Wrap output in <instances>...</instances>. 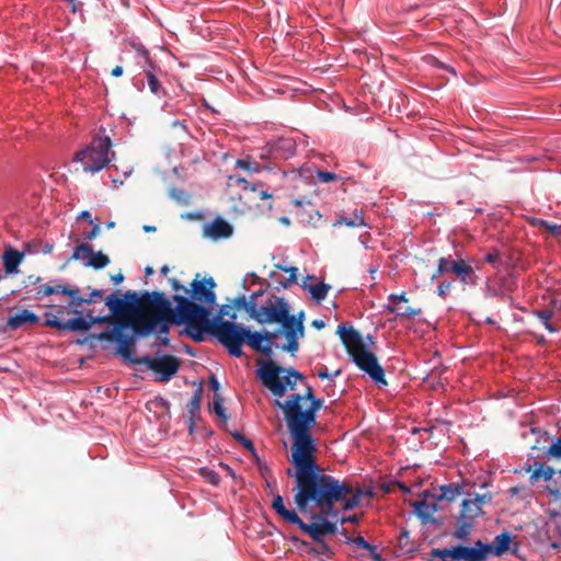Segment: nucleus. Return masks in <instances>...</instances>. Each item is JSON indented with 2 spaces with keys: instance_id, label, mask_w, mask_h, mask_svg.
I'll use <instances>...</instances> for the list:
<instances>
[{
  "instance_id": "obj_1",
  "label": "nucleus",
  "mask_w": 561,
  "mask_h": 561,
  "mask_svg": "<svg viewBox=\"0 0 561 561\" xmlns=\"http://www.w3.org/2000/svg\"><path fill=\"white\" fill-rule=\"evenodd\" d=\"M323 404V400L314 396L309 385H306L304 393H293L284 402L276 401L293 437L290 462L295 470L288 468L286 473L295 478L294 502L302 514L309 512L310 504L329 514L335 503L342 502L353 492L351 482L324 473L317 462V447L311 430L317 424V413Z\"/></svg>"
},
{
  "instance_id": "obj_2",
  "label": "nucleus",
  "mask_w": 561,
  "mask_h": 561,
  "mask_svg": "<svg viewBox=\"0 0 561 561\" xmlns=\"http://www.w3.org/2000/svg\"><path fill=\"white\" fill-rule=\"evenodd\" d=\"M153 296L152 293H144L141 297L136 291L127 290L121 298V290H116L112 297L105 299V305L115 316V322L128 323V328L136 335L149 336L151 334L152 324L159 320L158 318L144 319L145 311L148 309L147 301Z\"/></svg>"
},
{
  "instance_id": "obj_3",
  "label": "nucleus",
  "mask_w": 561,
  "mask_h": 561,
  "mask_svg": "<svg viewBox=\"0 0 561 561\" xmlns=\"http://www.w3.org/2000/svg\"><path fill=\"white\" fill-rule=\"evenodd\" d=\"M336 333L356 366L366 373L377 386H387L383 368L379 365L377 356L366 347L358 331L353 327L342 324L337 327Z\"/></svg>"
},
{
  "instance_id": "obj_4",
  "label": "nucleus",
  "mask_w": 561,
  "mask_h": 561,
  "mask_svg": "<svg viewBox=\"0 0 561 561\" xmlns=\"http://www.w3.org/2000/svg\"><path fill=\"white\" fill-rule=\"evenodd\" d=\"M173 299L176 302V319L173 320V323L178 325L185 323V333L193 341L203 342L205 334L210 333L213 328L209 309L183 296L175 295Z\"/></svg>"
},
{
  "instance_id": "obj_5",
  "label": "nucleus",
  "mask_w": 561,
  "mask_h": 561,
  "mask_svg": "<svg viewBox=\"0 0 561 561\" xmlns=\"http://www.w3.org/2000/svg\"><path fill=\"white\" fill-rule=\"evenodd\" d=\"M257 377L275 397H283L287 388L294 390L298 381H305V376L295 368H284L273 360L265 362L257 370Z\"/></svg>"
},
{
  "instance_id": "obj_6",
  "label": "nucleus",
  "mask_w": 561,
  "mask_h": 561,
  "mask_svg": "<svg viewBox=\"0 0 561 561\" xmlns=\"http://www.w3.org/2000/svg\"><path fill=\"white\" fill-rule=\"evenodd\" d=\"M111 147L108 136H98L89 147L76 153V161L82 164L84 172H99L115 157V152L110 151Z\"/></svg>"
},
{
  "instance_id": "obj_7",
  "label": "nucleus",
  "mask_w": 561,
  "mask_h": 561,
  "mask_svg": "<svg viewBox=\"0 0 561 561\" xmlns=\"http://www.w3.org/2000/svg\"><path fill=\"white\" fill-rule=\"evenodd\" d=\"M247 333V328L236 322L220 319V317H215L209 334L215 336L228 350L230 355L241 357L243 355L242 344Z\"/></svg>"
},
{
  "instance_id": "obj_8",
  "label": "nucleus",
  "mask_w": 561,
  "mask_h": 561,
  "mask_svg": "<svg viewBox=\"0 0 561 561\" xmlns=\"http://www.w3.org/2000/svg\"><path fill=\"white\" fill-rule=\"evenodd\" d=\"M148 309H146L145 318H158L153 324L151 333L157 331L158 335L168 336L170 331V323L173 322L175 318V311L171 308L170 301L165 298L164 294L161 291H153V296L150 301H147Z\"/></svg>"
},
{
  "instance_id": "obj_9",
  "label": "nucleus",
  "mask_w": 561,
  "mask_h": 561,
  "mask_svg": "<svg viewBox=\"0 0 561 561\" xmlns=\"http://www.w3.org/2000/svg\"><path fill=\"white\" fill-rule=\"evenodd\" d=\"M112 318L108 316L103 317H94L93 312L89 310L85 313V318L78 317L70 319L68 321H61L57 314L51 312L45 313L44 325L48 328H54L59 331H72V332H87L91 329L93 324H105L111 323Z\"/></svg>"
},
{
  "instance_id": "obj_10",
  "label": "nucleus",
  "mask_w": 561,
  "mask_h": 561,
  "mask_svg": "<svg viewBox=\"0 0 561 561\" xmlns=\"http://www.w3.org/2000/svg\"><path fill=\"white\" fill-rule=\"evenodd\" d=\"M134 365H145L151 371L158 374V381L167 382L175 376L181 367V359L174 355L163 354L160 357L141 356L133 359Z\"/></svg>"
},
{
  "instance_id": "obj_11",
  "label": "nucleus",
  "mask_w": 561,
  "mask_h": 561,
  "mask_svg": "<svg viewBox=\"0 0 561 561\" xmlns=\"http://www.w3.org/2000/svg\"><path fill=\"white\" fill-rule=\"evenodd\" d=\"M287 312H289V305L283 297H273L263 307L255 305L254 319L260 324L278 323L282 325L284 333V322L286 321Z\"/></svg>"
},
{
  "instance_id": "obj_12",
  "label": "nucleus",
  "mask_w": 561,
  "mask_h": 561,
  "mask_svg": "<svg viewBox=\"0 0 561 561\" xmlns=\"http://www.w3.org/2000/svg\"><path fill=\"white\" fill-rule=\"evenodd\" d=\"M305 311H299L297 314L287 312L286 321L284 322V336L287 343L282 346V350L295 355L299 348V339L305 335Z\"/></svg>"
},
{
  "instance_id": "obj_13",
  "label": "nucleus",
  "mask_w": 561,
  "mask_h": 561,
  "mask_svg": "<svg viewBox=\"0 0 561 561\" xmlns=\"http://www.w3.org/2000/svg\"><path fill=\"white\" fill-rule=\"evenodd\" d=\"M324 513L312 514L310 524L305 523L300 517L295 524L301 531L310 536L313 541L324 540V536L333 535L337 531V527L334 523L330 522L323 516Z\"/></svg>"
},
{
  "instance_id": "obj_14",
  "label": "nucleus",
  "mask_w": 561,
  "mask_h": 561,
  "mask_svg": "<svg viewBox=\"0 0 561 561\" xmlns=\"http://www.w3.org/2000/svg\"><path fill=\"white\" fill-rule=\"evenodd\" d=\"M69 261H84V266L94 270H102L111 263L107 254L102 251L94 252L92 245L87 242H81L73 248Z\"/></svg>"
},
{
  "instance_id": "obj_15",
  "label": "nucleus",
  "mask_w": 561,
  "mask_h": 561,
  "mask_svg": "<svg viewBox=\"0 0 561 561\" xmlns=\"http://www.w3.org/2000/svg\"><path fill=\"white\" fill-rule=\"evenodd\" d=\"M198 276L199 274H196V277L191 284L193 299L208 306H214L217 299L216 293L214 291L216 287L214 278L205 277L199 280Z\"/></svg>"
},
{
  "instance_id": "obj_16",
  "label": "nucleus",
  "mask_w": 561,
  "mask_h": 561,
  "mask_svg": "<svg viewBox=\"0 0 561 561\" xmlns=\"http://www.w3.org/2000/svg\"><path fill=\"white\" fill-rule=\"evenodd\" d=\"M491 550L492 546L481 540H477L472 547L455 546V561H486Z\"/></svg>"
},
{
  "instance_id": "obj_17",
  "label": "nucleus",
  "mask_w": 561,
  "mask_h": 561,
  "mask_svg": "<svg viewBox=\"0 0 561 561\" xmlns=\"http://www.w3.org/2000/svg\"><path fill=\"white\" fill-rule=\"evenodd\" d=\"M232 233L233 227L221 217H216L213 221L204 225L203 227L204 237H207L213 241L228 239Z\"/></svg>"
},
{
  "instance_id": "obj_18",
  "label": "nucleus",
  "mask_w": 561,
  "mask_h": 561,
  "mask_svg": "<svg viewBox=\"0 0 561 561\" xmlns=\"http://www.w3.org/2000/svg\"><path fill=\"white\" fill-rule=\"evenodd\" d=\"M24 256L25 253L23 251H19L11 245L5 247L2 254L4 274L11 275L18 273Z\"/></svg>"
},
{
  "instance_id": "obj_19",
  "label": "nucleus",
  "mask_w": 561,
  "mask_h": 561,
  "mask_svg": "<svg viewBox=\"0 0 561 561\" xmlns=\"http://www.w3.org/2000/svg\"><path fill=\"white\" fill-rule=\"evenodd\" d=\"M485 501L486 495L479 494H476L473 500H463L459 516L474 522L477 517L483 514L482 506Z\"/></svg>"
},
{
  "instance_id": "obj_20",
  "label": "nucleus",
  "mask_w": 561,
  "mask_h": 561,
  "mask_svg": "<svg viewBox=\"0 0 561 561\" xmlns=\"http://www.w3.org/2000/svg\"><path fill=\"white\" fill-rule=\"evenodd\" d=\"M140 335H136L134 332L133 334H125L124 330H119V336H117L116 343H117V350L116 353L121 355L125 360L130 362L134 364L133 359H137V356H133V350L136 344V337Z\"/></svg>"
},
{
  "instance_id": "obj_21",
  "label": "nucleus",
  "mask_w": 561,
  "mask_h": 561,
  "mask_svg": "<svg viewBox=\"0 0 561 561\" xmlns=\"http://www.w3.org/2000/svg\"><path fill=\"white\" fill-rule=\"evenodd\" d=\"M414 514L421 520L422 524H428L434 520L433 514L437 511V504L435 502H427L426 500H420L412 504Z\"/></svg>"
},
{
  "instance_id": "obj_22",
  "label": "nucleus",
  "mask_w": 561,
  "mask_h": 561,
  "mask_svg": "<svg viewBox=\"0 0 561 561\" xmlns=\"http://www.w3.org/2000/svg\"><path fill=\"white\" fill-rule=\"evenodd\" d=\"M453 274H455L463 285H473L477 277L472 266L463 260H457V262L453 264Z\"/></svg>"
},
{
  "instance_id": "obj_23",
  "label": "nucleus",
  "mask_w": 561,
  "mask_h": 561,
  "mask_svg": "<svg viewBox=\"0 0 561 561\" xmlns=\"http://www.w3.org/2000/svg\"><path fill=\"white\" fill-rule=\"evenodd\" d=\"M244 342L255 352L263 354L264 356H271L273 350L270 343H264L261 332H252L248 329L247 336L244 337Z\"/></svg>"
},
{
  "instance_id": "obj_24",
  "label": "nucleus",
  "mask_w": 561,
  "mask_h": 561,
  "mask_svg": "<svg viewBox=\"0 0 561 561\" xmlns=\"http://www.w3.org/2000/svg\"><path fill=\"white\" fill-rule=\"evenodd\" d=\"M39 317L32 311L22 310L8 319V327L12 330H16L27 323H38Z\"/></svg>"
},
{
  "instance_id": "obj_25",
  "label": "nucleus",
  "mask_w": 561,
  "mask_h": 561,
  "mask_svg": "<svg viewBox=\"0 0 561 561\" xmlns=\"http://www.w3.org/2000/svg\"><path fill=\"white\" fill-rule=\"evenodd\" d=\"M272 507L287 523L295 525L299 520V515L295 510H287L284 505L283 497L276 494L272 502Z\"/></svg>"
},
{
  "instance_id": "obj_26",
  "label": "nucleus",
  "mask_w": 561,
  "mask_h": 561,
  "mask_svg": "<svg viewBox=\"0 0 561 561\" xmlns=\"http://www.w3.org/2000/svg\"><path fill=\"white\" fill-rule=\"evenodd\" d=\"M525 471L530 473V481L534 483L539 479H543L545 481H550L554 476V469L547 466L546 463H539L535 461V469L531 466L525 468Z\"/></svg>"
},
{
  "instance_id": "obj_27",
  "label": "nucleus",
  "mask_w": 561,
  "mask_h": 561,
  "mask_svg": "<svg viewBox=\"0 0 561 561\" xmlns=\"http://www.w3.org/2000/svg\"><path fill=\"white\" fill-rule=\"evenodd\" d=\"M341 225H345L351 228L367 226V224L365 222V219H364L363 211L357 210V209L353 213L352 217L348 218V217L341 216L333 222V227H337Z\"/></svg>"
},
{
  "instance_id": "obj_28",
  "label": "nucleus",
  "mask_w": 561,
  "mask_h": 561,
  "mask_svg": "<svg viewBox=\"0 0 561 561\" xmlns=\"http://www.w3.org/2000/svg\"><path fill=\"white\" fill-rule=\"evenodd\" d=\"M302 287L305 290H308L311 294V297L317 301H322L330 289V285L325 283H318V284H307L304 282Z\"/></svg>"
},
{
  "instance_id": "obj_29",
  "label": "nucleus",
  "mask_w": 561,
  "mask_h": 561,
  "mask_svg": "<svg viewBox=\"0 0 561 561\" xmlns=\"http://www.w3.org/2000/svg\"><path fill=\"white\" fill-rule=\"evenodd\" d=\"M473 527L474 522L470 519H465L463 517L459 516L457 520V527L454 531V537L463 541L468 540Z\"/></svg>"
},
{
  "instance_id": "obj_30",
  "label": "nucleus",
  "mask_w": 561,
  "mask_h": 561,
  "mask_svg": "<svg viewBox=\"0 0 561 561\" xmlns=\"http://www.w3.org/2000/svg\"><path fill=\"white\" fill-rule=\"evenodd\" d=\"M80 290L77 287H70L62 288L61 294L69 296L71 298L69 306L73 309V312L77 314H81L82 311H80L78 308L81 307L83 304H85V298H82L79 295Z\"/></svg>"
},
{
  "instance_id": "obj_31",
  "label": "nucleus",
  "mask_w": 561,
  "mask_h": 561,
  "mask_svg": "<svg viewBox=\"0 0 561 561\" xmlns=\"http://www.w3.org/2000/svg\"><path fill=\"white\" fill-rule=\"evenodd\" d=\"M511 540H512L511 535L506 531L495 536L494 545H491L492 546L491 552H493V554L497 556V557L502 556L510 549Z\"/></svg>"
},
{
  "instance_id": "obj_32",
  "label": "nucleus",
  "mask_w": 561,
  "mask_h": 561,
  "mask_svg": "<svg viewBox=\"0 0 561 561\" xmlns=\"http://www.w3.org/2000/svg\"><path fill=\"white\" fill-rule=\"evenodd\" d=\"M533 314L545 325L550 333H556L559 328L551 321L553 311L550 309L534 310Z\"/></svg>"
},
{
  "instance_id": "obj_33",
  "label": "nucleus",
  "mask_w": 561,
  "mask_h": 561,
  "mask_svg": "<svg viewBox=\"0 0 561 561\" xmlns=\"http://www.w3.org/2000/svg\"><path fill=\"white\" fill-rule=\"evenodd\" d=\"M202 397H203V386L199 385L187 404V412L190 415L191 426L193 425V420H194L195 415L199 412Z\"/></svg>"
},
{
  "instance_id": "obj_34",
  "label": "nucleus",
  "mask_w": 561,
  "mask_h": 561,
  "mask_svg": "<svg viewBox=\"0 0 561 561\" xmlns=\"http://www.w3.org/2000/svg\"><path fill=\"white\" fill-rule=\"evenodd\" d=\"M128 329V323L125 322H115V325L112 330H105L96 335L99 341H107V342H116L117 336H119V330Z\"/></svg>"
},
{
  "instance_id": "obj_35",
  "label": "nucleus",
  "mask_w": 561,
  "mask_h": 561,
  "mask_svg": "<svg viewBox=\"0 0 561 561\" xmlns=\"http://www.w3.org/2000/svg\"><path fill=\"white\" fill-rule=\"evenodd\" d=\"M460 485L459 484H446L442 485L439 489V494L436 496L438 501L446 500L448 502H453L460 494Z\"/></svg>"
},
{
  "instance_id": "obj_36",
  "label": "nucleus",
  "mask_w": 561,
  "mask_h": 561,
  "mask_svg": "<svg viewBox=\"0 0 561 561\" xmlns=\"http://www.w3.org/2000/svg\"><path fill=\"white\" fill-rule=\"evenodd\" d=\"M364 494H367L370 496L371 492L370 491L364 492V490H362V489H357V490L353 489L351 496L350 497L345 496V500L342 501V502H344V510H352V508L356 507L357 505H359L360 500ZM347 495H350V493Z\"/></svg>"
},
{
  "instance_id": "obj_37",
  "label": "nucleus",
  "mask_w": 561,
  "mask_h": 561,
  "mask_svg": "<svg viewBox=\"0 0 561 561\" xmlns=\"http://www.w3.org/2000/svg\"><path fill=\"white\" fill-rule=\"evenodd\" d=\"M275 267L277 270H280V271L289 274L288 278L279 280V286L282 288H287L291 284L297 283V272H298L297 267H295V266L287 267V266H284V265H280V264H276Z\"/></svg>"
},
{
  "instance_id": "obj_38",
  "label": "nucleus",
  "mask_w": 561,
  "mask_h": 561,
  "mask_svg": "<svg viewBox=\"0 0 561 561\" xmlns=\"http://www.w3.org/2000/svg\"><path fill=\"white\" fill-rule=\"evenodd\" d=\"M256 302L249 301V299L244 295H240L234 298L233 306L237 309H243L245 310L249 316L252 318V314L254 313Z\"/></svg>"
},
{
  "instance_id": "obj_39",
  "label": "nucleus",
  "mask_w": 561,
  "mask_h": 561,
  "mask_svg": "<svg viewBox=\"0 0 561 561\" xmlns=\"http://www.w3.org/2000/svg\"><path fill=\"white\" fill-rule=\"evenodd\" d=\"M69 285L65 284H57V285H43L41 286L37 291L36 296L37 298H41L43 296H51L54 294H61L62 288H68Z\"/></svg>"
},
{
  "instance_id": "obj_40",
  "label": "nucleus",
  "mask_w": 561,
  "mask_h": 561,
  "mask_svg": "<svg viewBox=\"0 0 561 561\" xmlns=\"http://www.w3.org/2000/svg\"><path fill=\"white\" fill-rule=\"evenodd\" d=\"M215 414L220 417L224 422L229 420V415L227 414L224 408V399L220 394H214V403H213Z\"/></svg>"
},
{
  "instance_id": "obj_41",
  "label": "nucleus",
  "mask_w": 561,
  "mask_h": 561,
  "mask_svg": "<svg viewBox=\"0 0 561 561\" xmlns=\"http://www.w3.org/2000/svg\"><path fill=\"white\" fill-rule=\"evenodd\" d=\"M431 554L433 558H438L442 561H455L454 547L453 548H435L432 549Z\"/></svg>"
},
{
  "instance_id": "obj_42",
  "label": "nucleus",
  "mask_w": 561,
  "mask_h": 561,
  "mask_svg": "<svg viewBox=\"0 0 561 561\" xmlns=\"http://www.w3.org/2000/svg\"><path fill=\"white\" fill-rule=\"evenodd\" d=\"M236 165L242 170L249 171V172H259L261 170V165L259 162L253 161L249 158L247 159H238L236 161Z\"/></svg>"
},
{
  "instance_id": "obj_43",
  "label": "nucleus",
  "mask_w": 561,
  "mask_h": 561,
  "mask_svg": "<svg viewBox=\"0 0 561 561\" xmlns=\"http://www.w3.org/2000/svg\"><path fill=\"white\" fill-rule=\"evenodd\" d=\"M387 310L391 313L396 312L399 317L405 318V319L419 316L421 313V309H414L412 307H407L403 310H400L396 307H388Z\"/></svg>"
},
{
  "instance_id": "obj_44",
  "label": "nucleus",
  "mask_w": 561,
  "mask_h": 561,
  "mask_svg": "<svg viewBox=\"0 0 561 561\" xmlns=\"http://www.w3.org/2000/svg\"><path fill=\"white\" fill-rule=\"evenodd\" d=\"M146 78H147V82H148L150 91L153 94L159 95L160 91L162 90V87L158 79V73L154 75L153 72L146 71Z\"/></svg>"
},
{
  "instance_id": "obj_45",
  "label": "nucleus",
  "mask_w": 561,
  "mask_h": 561,
  "mask_svg": "<svg viewBox=\"0 0 561 561\" xmlns=\"http://www.w3.org/2000/svg\"><path fill=\"white\" fill-rule=\"evenodd\" d=\"M169 195L171 198H173L174 201L182 205H187L190 202V195L185 191L180 188L172 187L169 192Z\"/></svg>"
},
{
  "instance_id": "obj_46",
  "label": "nucleus",
  "mask_w": 561,
  "mask_h": 561,
  "mask_svg": "<svg viewBox=\"0 0 561 561\" xmlns=\"http://www.w3.org/2000/svg\"><path fill=\"white\" fill-rule=\"evenodd\" d=\"M342 534L345 536L347 543L352 542L355 546L363 548L365 550H373V545H370L368 541H366L363 536H357L355 538L347 537L345 529L342 530Z\"/></svg>"
},
{
  "instance_id": "obj_47",
  "label": "nucleus",
  "mask_w": 561,
  "mask_h": 561,
  "mask_svg": "<svg viewBox=\"0 0 561 561\" xmlns=\"http://www.w3.org/2000/svg\"><path fill=\"white\" fill-rule=\"evenodd\" d=\"M536 225L545 228L547 231H549L553 236H559L561 232V226H559L557 224H550L542 219H537Z\"/></svg>"
},
{
  "instance_id": "obj_48",
  "label": "nucleus",
  "mask_w": 561,
  "mask_h": 561,
  "mask_svg": "<svg viewBox=\"0 0 561 561\" xmlns=\"http://www.w3.org/2000/svg\"><path fill=\"white\" fill-rule=\"evenodd\" d=\"M131 47L135 49L137 58L142 61H149L150 53L141 44L133 43Z\"/></svg>"
},
{
  "instance_id": "obj_49",
  "label": "nucleus",
  "mask_w": 561,
  "mask_h": 561,
  "mask_svg": "<svg viewBox=\"0 0 561 561\" xmlns=\"http://www.w3.org/2000/svg\"><path fill=\"white\" fill-rule=\"evenodd\" d=\"M547 455L556 459H561V438H558L556 443L548 448Z\"/></svg>"
},
{
  "instance_id": "obj_50",
  "label": "nucleus",
  "mask_w": 561,
  "mask_h": 561,
  "mask_svg": "<svg viewBox=\"0 0 561 561\" xmlns=\"http://www.w3.org/2000/svg\"><path fill=\"white\" fill-rule=\"evenodd\" d=\"M317 179L322 183H329L337 179V175L333 172L318 170Z\"/></svg>"
},
{
  "instance_id": "obj_51",
  "label": "nucleus",
  "mask_w": 561,
  "mask_h": 561,
  "mask_svg": "<svg viewBox=\"0 0 561 561\" xmlns=\"http://www.w3.org/2000/svg\"><path fill=\"white\" fill-rule=\"evenodd\" d=\"M139 64L141 65V67L144 68V71H150V72H153L154 75L160 72V67L156 64L154 60H152V58L150 57L149 58V61H142Z\"/></svg>"
},
{
  "instance_id": "obj_52",
  "label": "nucleus",
  "mask_w": 561,
  "mask_h": 561,
  "mask_svg": "<svg viewBox=\"0 0 561 561\" xmlns=\"http://www.w3.org/2000/svg\"><path fill=\"white\" fill-rule=\"evenodd\" d=\"M230 310H231V307L229 305H222L219 309L217 317H220V319H222L224 317L227 316L231 319L230 321L234 322L237 320V313L230 312Z\"/></svg>"
},
{
  "instance_id": "obj_53",
  "label": "nucleus",
  "mask_w": 561,
  "mask_h": 561,
  "mask_svg": "<svg viewBox=\"0 0 561 561\" xmlns=\"http://www.w3.org/2000/svg\"><path fill=\"white\" fill-rule=\"evenodd\" d=\"M202 473L214 485H217L219 483V481H220V478H219L218 473H216L213 470L203 468L202 469Z\"/></svg>"
},
{
  "instance_id": "obj_54",
  "label": "nucleus",
  "mask_w": 561,
  "mask_h": 561,
  "mask_svg": "<svg viewBox=\"0 0 561 561\" xmlns=\"http://www.w3.org/2000/svg\"><path fill=\"white\" fill-rule=\"evenodd\" d=\"M92 225L93 228L85 234V240H94L101 233V224L99 222V220L94 221Z\"/></svg>"
},
{
  "instance_id": "obj_55",
  "label": "nucleus",
  "mask_w": 561,
  "mask_h": 561,
  "mask_svg": "<svg viewBox=\"0 0 561 561\" xmlns=\"http://www.w3.org/2000/svg\"><path fill=\"white\" fill-rule=\"evenodd\" d=\"M316 542H317V547L312 548L311 551H313L318 554H329L330 553V548L325 543L324 540L316 541Z\"/></svg>"
},
{
  "instance_id": "obj_56",
  "label": "nucleus",
  "mask_w": 561,
  "mask_h": 561,
  "mask_svg": "<svg viewBox=\"0 0 561 561\" xmlns=\"http://www.w3.org/2000/svg\"><path fill=\"white\" fill-rule=\"evenodd\" d=\"M446 273V257H440L438 260V265L436 272L432 275L431 280L433 282L436 277L439 275H443Z\"/></svg>"
},
{
  "instance_id": "obj_57",
  "label": "nucleus",
  "mask_w": 561,
  "mask_h": 561,
  "mask_svg": "<svg viewBox=\"0 0 561 561\" xmlns=\"http://www.w3.org/2000/svg\"><path fill=\"white\" fill-rule=\"evenodd\" d=\"M451 286H453L451 282H442L437 287V295L439 297L445 298L447 296L448 291L450 290Z\"/></svg>"
},
{
  "instance_id": "obj_58",
  "label": "nucleus",
  "mask_w": 561,
  "mask_h": 561,
  "mask_svg": "<svg viewBox=\"0 0 561 561\" xmlns=\"http://www.w3.org/2000/svg\"><path fill=\"white\" fill-rule=\"evenodd\" d=\"M499 260H500V252L496 249H493L491 252H489L484 256V262L489 263V264H492V265L497 263Z\"/></svg>"
},
{
  "instance_id": "obj_59",
  "label": "nucleus",
  "mask_w": 561,
  "mask_h": 561,
  "mask_svg": "<svg viewBox=\"0 0 561 561\" xmlns=\"http://www.w3.org/2000/svg\"><path fill=\"white\" fill-rule=\"evenodd\" d=\"M103 291L101 289H93L88 298H85V304L90 305L98 299H102Z\"/></svg>"
},
{
  "instance_id": "obj_60",
  "label": "nucleus",
  "mask_w": 561,
  "mask_h": 561,
  "mask_svg": "<svg viewBox=\"0 0 561 561\" xmlns=\"http://www.w3.org/2000/svg\"><path fill=\"white\" fill-rule=\"evenodd\" d=\"M261 334L263 337V342L270 343L271 346H272L275 337L277 336V332H271V331H264V332H261Z\"/></svg>"
},
{
  "instance_id": "obj_61",
  "label": "nucleus",
  "mask_w": 561,
  "mask_h": 561,
  "mask_svg": "<svg viewBox=\"0 0 561 561\" xmlns=\"http://www.w3.org/2000/svg\"><path fill=\"white\" fill-rule=\"evenodd\" d=\"M236 182L240 183V184H243V188L244 190L250 188L252 192H256V184H251L250 182H248L243 178H240V176L236 178Z\"/></svg>"
},
{
  "instance_id": "obj_62",
  "label": "nucleus",
  "mask_w": 561,
  "mask_h": 561,
  "mask_svg": "<svg viewBox=\"0 0 561 561\" xmlns=\"http://www.w3.org/2000/svg\"><path fill=\"white\" fill-rule=\"evenodd\" d=\"M209 387L214 391V394H219L218 391H219L220 385H219V381L217 380V378L215 377V375H211V377L209 379Z\"/></svg>"
},
{
  "instance_id": "obj_63",
  "label": "nucleus",
  "mask_w": 561,
  "mask_h": 561,
  "mask_svg": "<svg viewBox=\"0 0 561 561\" xmlns=\"http://www.w3.org/2000/svg\"><path fill=\"white\" fill-rule=\"evenodd\" d=\"M169 282H170L173 290H175V291L182 290L184 293H187V289L183 285H181L176 278H171V279H169Z\"/></svg>"
},
{
  "instance_id": "obj_64",
  "label": "nucleus",
  "mask_w": 561,
  "mask_h": 561,
  "mask_svg": "<svg viewBox=\"0 0 561 561\" xmlns=\"http://www.w3.org/2000/svg\"><path fill=\"white\" fill-rule=\"evenodd\" d=\"M240 444L245 448L248 449L249 451L251 453H254L255 451V447H254V444L251 439L247 438V437H243L242 440L240 442Z\"/></svg>"
}]
</instances>
